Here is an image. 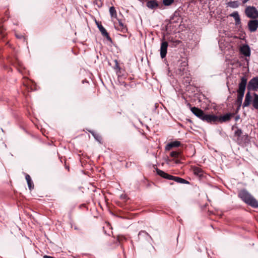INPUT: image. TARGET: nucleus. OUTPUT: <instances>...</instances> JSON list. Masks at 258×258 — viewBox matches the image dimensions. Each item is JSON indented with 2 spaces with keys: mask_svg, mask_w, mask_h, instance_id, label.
Here are the masks:
<instances>
[{
  "mask_svg": "<svg viewBox=\"0 0 258 258\" xmlns=\"http://www.w3.org/2000/svg\"><path fill=\"white\" fill-rule=\"evenodd\" d=\"M103 36L105 37L106 39L109 41V42H112V39L110 37V36L109 35L108 32H106L105 34H104L103 35H102Z\"/></svg>",
  "mask_w": 258,
  "mask_h": 258,
  "instance_id": "31",
  "label": "nucleus"
},
{
  "mask_svg": "<svg viewBox=\"0 0 258 258\" xmlns=\"http://www.w3.org/2000/svg\"><path fill=\"white\" fill-rule=\"evenodd\" d=\"M230 16L234 18L236 25L241 24V20L237 12H234L230 15Z\"/></svg>",
  "mask_w": 258,
  "mask_h": 258,
  "instance_id": "19",
  "label": "nucleus"
},
{
  "mask_svg": "<svg viewBox=\"0 0 258 258\" xmlns=\"http://www.w3.org/2000/svg\"><path fill=\"white\" fill-rule=\"evenodd\" d=\"M175 162L176 163H179L180 161L179 160H176Z\"/></svg>",
  "mask_w": 258,
  "mask_h": 258,
  "instance_id": "39",
  "label": "nucleus"
},
{
  "mask_svg": "<svg viewBox=\"0 0 258 258\" xmlns=\"http://www.w3.org/2000/svg\"><path fill=\"white\" fill-rule=\"evenodd\" d=\"M174 3V0H163V4L165 6H169Z\"/></svg>",
  "mask_w": 258,
  "mask_h": 258,
  "instance_id": "28",
  "label": "nucleus"
},
{
  "mask_svg": "<svg viewBox=\"0 0 258 258\" xmlns=\"http://www.w3.org/2000/svg\"><path fill=\"white\" fill-rule=\"evenodd\" d=\"M95 4L96 5L99 7H101L102 6V2L101 0H95Z\"/></svg>",
  "mask_w": 258,
  "mask_h": 258,
  "instance_id": "33",
  "label": "nucleus"
},
{
  "mask_svg": "<svg viewBox=\"0 0 258 258\" xmlns=\"http://www.w3.org/2000/svg\"><path fill=\"white\" fill-rule=\"evenodd\" d=\"M240 5V3L238 1H230L227 3V6L232 8L233 9H235L238 8Z\"/></svg>",
  "mask_w": 258,
  "mask_h": 258,
  "instance_id": "23",
  "label": "nucleus"
},
{
  "mask_svg": "<svg viewBox=\"0 0 258 258\" xmlns=\"http://www.w3.org/2000/svg\"><path fill=\"white\" fill-rule=\"evenodd\" d=\"M25 179L27 181L28 188L30 190H32L34 189V184L32 181L30 175L28 174H25Z\"/></svg>",
  "mask_w": 258,
  "mask_h": 258,
  "instance_id": "18",
  "label": "nucleus"
},
{
  "mask_svg": "<svg viewBox=\"0 0 258 258\" xmlns=\"http://www.w3.org/2000/svg\"><path fill=\"white\" fill-rule=\"evenodd\" d=\"M180 145L181 143L178 141H173L166 145L165 146V150L169 151L173 147H178L180 146Z\"/></svg>",
  "mask_w": 258,
  "mask_h": 258,
  "instance_id": "15",
  "label": "nucleus"
},
{
  "mask_svg": "<svg viewBox=\"0 0 258 258\" xmlns=\"http://www.w3.org/2000/svg\"><path fill=\"white\" fill-rule=\"evenodd\" d=\"M238 196L247 205L253 208H258L257 201L247 190H241L238 192Z\"/></svg>",
  "mask_w": 258,
  "mask_h": 258,
  "instance_id": "2",
  "label": "nucleus"
},
{
  "mask_svg": "<svg viewBox=\"0 0 258 258\" xmlns=\"http://www.w3.org/2000/svg\"><path fill=\"white\" fill-rule=\"evenodd\" d=\"M188 121H189V122H192L191 120L189 119H187Z\"/></svg>",
  "mask_w": 258,
  "mask_h": 258,
  "instance_id": "40",
  "label": "nucleus"
},
{
  "mask_svg": "<svg viewBox=\"0 0 258 258\" xmlns=\"http://www.w3.org/2000/svg\"><path fill=\"white\" fill-rule=\"evenodd\" d=\"M249 0H242V4H244L246 3Z\"/></svg>",
  "mask_w": 258,
  "mask_h": 258,
  "instance_id": "37",
  "label": "nucleus"
},
{
  "mask_svg": "<svg viewBox=\"0 0 258 258\" xmlns=\"http://www.w3.org/2000/svg\"><path fill=\"white\" fill-rule=\"evenodd\" d=\"M239 118H240V116L239 115H237L235 117V120L237 121L238 119H239Z\"/></svg>",
  "mask_w": 258,
  "mask_h": 258,
  "instance_id": "35",
  "label": "nucleus"
},
{
  "mask_svg": "<svg viewBox=\"0 0 258 258\" xmlns=\"http://www.w3.org/2000/svg\"><path fill=\"white\" fill-rule=\"evenodd\" d=\"M252 106L255 109L258 110V94L256 93L253 94Z\"/></svg>",
  "mask_w": 258,
  "mask_h": 258,
  "instance_id": "24",
  "label": "nucleus"
},
{
  "mask_svg": "<svg viewBox=\"0 0 258 258\" xmlns=\"http://www.w3.org/2000/svg\"><path fill=\"white\" fill-rule=\"evenodd\" d=\"M89 132L92 134V135L94 137L96 141H97L100 143H101L102 137L100 135L95 133L93 131H89Z\"/></svg>",
  "mask_w": 258,
  "mask_h": 258,
  "instance_id": "25",
  "label": "nucleus"
},
{
  "mask_svg": "<svg viewBox=\"0 0 258 258\" xmlns=\"http://www.w3.org/2000/svg\"><path fill=\"white\" fill-rule=\"evenodd\" d=\"M1 130H2V131L3 132H4V130H3V128H1Z\"/></svg>",
  "mask_w": 258,
  "mask_h": 258,
  "instance_id": "41",
  "label": "nucleus"
},
{
  "mask_svg": "<svg viewBox=\"0 0 258 258\" xmlns=\"http://www.w3.org/2000/svg\"><path fill=\"white\" fill-rule=\"evenodd\" d=\"M247 88L249 91L257 90L258 77H253L249 81Z\"/></svg>",
  "mask_w": 258,
  "mask_h": 258,
  "instance_id": "5",
  "label": "nucleus"
},
{
  "mask_svg": "<svg viewBox=\"0 0 258 258\" xmlns=\"http://www.w3.org/2000/svg\"><path fill=\"white\" fill-rule=\"evenodd\" d=\"M138 238L139 239H145L148 241H149V240L151 239L153 240L152 237L147 233L146 231L141 230L139 232L138 234Z\"/></svg>",
  "mask_w": 258,
  "mask_h": 258,
  "instance_id": "11",
  "label": "nucleus"
},
{
  "mask_svg": "<svg viewBox=\"0 0 258 258\" xmlns=\"http://www.w3.org/2000/svg\"><path fill=\"white\" fill-rule=\"evenodd\" d=\"M175 43H176V44H178L180 43V41L179 40H175L174 42Z\"/></svg>",
  "mask_w": 258,
  "mask_h": 258,
  "instance_id": "36",
  "label": "nucleus"
},
{
  "mask_svg": "<svg viewBox=\"0 0 258 258\" xmlns=\"http://www.w3.org/2000/svg\"><path fill=\"white\" fill-rule=\"evenodd\" d=\"M117 239L118 242L120 243L123 241H125L126 238L123 235H118Z\"/></svg>",
  "mask_w": 258,
  "mask_h": 258,
  "instance_id": "30",
  "label": "nucleus"
},
{
  "mask_svg": "<svg viewBox=\"0 0 258 258\" xmlns=\"http://www.w3.org/2000/svg\"><path fill=\"white\" fill-rule=\"evenodd\" d=\"M168 46V44L167 41H162L160 49V56L162 58H164L166 55Z\"/></svg>",
  "mask_w": 258,
  "mask_h": 258,
  "instance_id": "8",
  "label": "nucleus"
},
{
  "mask_svg": "<svg viewBox=\"0 0 258 258\" xmlns=\"http://www.w3.org/2000/svg\"><path fill=\"white\" fill-rule=\"evenodd\" d=\"M140 1H142V0H139Z\"/></svg>",
  "mask_w": 258,
  "mask_h": 258,
  "instance_id": "42",
  "label": "nucleus"
},
{
  "mask_svg": "<svg viewBox=\"0 0 258 258\" xmlns=\"http://www.w3.org/2000/svg\"><path fill=\"white\" fill-rule=\"evenodd\" d=\"M191 111L199 119L211 124H217L218 116L214 114H207L203 110L196 107L190 108Z\"/></svg>",
  "mask_w": 258,
  "mask_h": 258,
  "instance_id": "1",
  "label": "nucleus"
},
{
  "mask_svg": "<svg viewBox=\"0 0 258 258\" xmlns=\"http://www.w3.org/2000/svg\"><path fill=\"white\" fill-rule=\"evenodd\" d=\"M236 142L239 145H246L250 143V139L247 134L242 136L239 139H236Z\"/></svg>",
  "mask_w": 258,
  "mask_h": 258,
  "instance_id": "10",
  "label": "nucleus"
},
{
  "mask_svg": "<svg viewBox=\"0 0 258 258\" xmlns=\"http://www.w3.org/2000/svg\"><path fill=\"white\" fill-rule=\"evenodd\" d=\"M234 113H227L223 115L218 116L217 123L218 122L223 123L229 121L234 116Z\"/></svg>",
  "mask_w": 258,
  "mask_h": 258,
  "instance_id": "7",
  "label": "nucleus"
},
{
  "mask_svg": "<svg viewBox=\"0 0 258 258\" xmlns=\"http://www.w3.org/2000/svg\"><path fill=\"white\" fill-rule=\"evenodd\" d=\"M4 29L3 27V26H0V34H2V35L3 34V32H4Z\"/></svg>",
  "mask_w": 258,
  "mask_h": 258,
  "instance_id": "34",
  "label": "nucleus"
},
{
  "mask_svg": "<svg viewBox=\"0 0 258 258\" xmlns=\"http://www.w3.org/2000/svg\"><path fill=\"white\" fill-rule=\"evenodd\" d=\"M247 26L250 32H255L258 28V20L255 19L249 20Z\"/></svg>",
  "mask_w": 258,
  "mask_h": 258,
  "instance_id": "9",
  "label": "nucleus"
},
{
  "mask_svg": "<svg viewBox=\"0 0 258 258\" xmlns=\"http://www.w3.org/2000/svg\"><path fill=\"white\" fill-rule=\"evenodd\" d=\"M118 26L115 25V28L117 30L125 33L127 32V28L126 25H124L120 20H118Z\"/></svg>",
  "mask_w": 258,
  "mask_h": 258,
  "instance_id": "14",
  "label": "nucleus"
},
{
  "mask_svg": "<svg viewBox=\"0 0 258 258\" xmlns=\"http://www.w3.org/2000/svg\"><path fill=\"white\" fill-rule=\"evenodd\" d=\"M147 7L152 10L155 9L159 7L158 3L154 0H149L146 4Z\"/></svg>",
  "mask_w": 258,
  "mask_h": 258,
  "instance_id": "17",
  "label": "nucleus"
},
{
  "mask_svg": "<svg viewBox=\"0 0 258 258\" xmlns=\"http://www.w3.org/2000/svg\"><path fill=\"white\" fill-rule=\"evenodd\" d=\"M109 13L110 16L112 18H117V14L116 11L114 7H111L109 9Z\"/></svg>",
  "mask_w": 258,
  "mask_h": 258,
  "instance_id": "26",
  "label": "nucleus"
},
{
  "mask_svg": "<svg viewBox=\"0 0 258 258\" xmlns=\"http://www.w3.org/2000/svg\"><path fill=\"white\" fill-rule=\"evenodd\" d=\"M234 128H236V130L234 132V136L237 137V139H239L242 136V131L241 129L239 128L236 124H234L232 127V130H233Z\"/></svg>",
  "mask_w": 258,
  "mask_h": 258,
  "instance_id": "20",
  "label": "nucleus"
},
{
  "mask_svg": "<svg viewBox=\"0 0 258 258\" xmlns=\"http://www.w3.org/2000/svg\"><path fill=\"white\" fill-rule=\"evenodd\" d=\"M240 52L245 56H249L250 55V49L247 44L243 45L240 49Z\"/></svg>",
  "mask_w": 258,
  "mask_h": 258,
  "instance_id": "13",
  "label": "nucleus"
},
{
  "mask_svg": "<svg viewBox=\"0 0 258 258\" xmlns=\"http://www.w3.org/2000/svg\"><path fill=\"white\" fill-rule=\"evenodd\" d=\"M193 172L195 175L199 177H201L204 174V171L198 167H194L193 168Z\"/></svg>",
  "mask_w": 258,
  "mask_h": 258,
  "instance_id": "21",
  "label": "nucleus"
},
{
  "mask_svg": "<svg viewBox=\"0 0 258 258\" xmlns=\"http://www.w3.org/2000/svg\"><path fill=\"white\" fill-rule=\"evenodd\" d=\"M156 170L157 174L161 177L167 179L172 180V178H173V175H170L158 168H156Z\"/></svg>",
  "mask_w": 258,
  "mask_h": 258,
  "instance_id": "12",
  "label": "nucleus"
},
{
  "mask_svg": "<svg viewBox=\"0 0 258 258\" xmlns=\"http://www.w3.org/2000/svg\"><path fill=\"white\" fill-rule=\"evenodd\" d=\"M252 100V97L250 95L249 91L247 92L246 94L244 103L243 104V107L248 106Z\"/></svg>",
  "mask_w": 258,
  "mask_h": 258,
  "instance_id": "16",
  "label": "nucleus"
},
{
  "mask_svg": "<svg viewBox=\"0 0 258 258\" xmlns=\"http://www.w3.org/2000/svg\"><path fill=\"white\" fill-rule=\"evenodd\" d=\"M96 23L97 25V27L98 28L102 35H103L104 34L107 32L106 29L104 28V27L101 24L97 22H96Z\"/></svg>",
  "mask_w": 258,
  "mask_h": 258,
  "instance_id": "27",
  "label": "nucleus"
},
{
  "mask_svg": "<svg viewBox=\"0 0 258 258\" xmlns=\"http://www.w3.org/2000/svg\"><path fill=\"white\" fill-rule=\"evenodd\" d=\"M247 80V79L245 76L242 77L240 79V82L238 85V89L237 91L238 93L237 98L236 100V103L238 105L236 112H238L241 105L243 97L245 91Z\"/></svg>",
  "mask_w": 258,
  "mask_h": 258,
  "instance_id": "3",
  "label": "nucleus"
},
{
  "mask_svg": "<svg viewBox=\"0 0 258 258\" xmlns=\"http://www.w3.org/2000/svg\"><path fill=\"white\" fill-rule=\"evenodd\" d=\"M170 156L173 158H178L180 153L176 151H172L170 154Z\"/></svg>",
  "mask_w": 258,
  "mask_h": 258,
  "instance_id": "29",
  "label": "nucleus"
},
{
  "mask_svg": "<svg viewBox=\"0 0 258 258\" xmlns=\"http://www.w3.org/2000/svg\"><path fill=\"white\" fill-rule=\"evenodd\" d=\"M114 62L115 63V65L114 67V69L119 71L120 70V68L119 66L118 62L116 59L114 60Z\"/></svg>",
  "mask_w": 258,
  "mask_h": 258,
  "instance_id": "32",
  "label": "nucleus"
},
{
  "mask_svg": "<svg viewBox=\"0 0 258 258\" xmlns=\"http://www.w3.org/2000/svg\"><path fill=\"white\" fill-rule=\"evenodd\" d=\"M11 63L12 65L15 67L18 71L22 74H24L25 73V69L23 67L22 63L20 62L19 60H18L17 58H15L14 59L11 60Z\"/></svg>",
  "mask_w": 258,
  "mask_h": 258,
  "instance_id": "6",
  "label": "nucleus"
},
{
  "mask_svg": "<svg viewBox=\"0 0 258 258\" xmlns=\"http://www.w3.org/2000/svg\"><path fill=\"white\" fill-rule=\"evenodd\" d=\"M172 180H174L175 182L179 183L189 184V182L187 180L178 176H173V178H172Z\"/></svg>",
  "mask_w": 258,
  "mask_h": 258,
  "instance_id": "22",
  "label": "nucleus"
},
{
  "mask_svg": "<svg viewBox=\"0 0 258 258\" xmlns=\"http://www.w3.org/2000/svg\"><path fill=\"white\" fill-rule=\"evenodd\" d=\"M246 16L249 18L255 19L258 18V11L253 6H248L245 9Z\"/></svg>",
  "mask_w": 258,
  "mask_h": 258,
  "instance_id": "4",
  "label": "nucleus"
},
{
  "mask_svg": "<svg viewBox=\"0 0 258 258\" xmlns=\"http://www.w3.org/2000/svg\"><path fill=\"white\" fill-rule=\"evenodd\" d=\"M16 37H17V38H22V37H23V36H21V35L19 36V35H16Z\"/></svg>",
  "mask_w": 258,
  "mask_h": 258,
  "instance_id": "38",
  "label": "nucleus"
}]
</instances>
